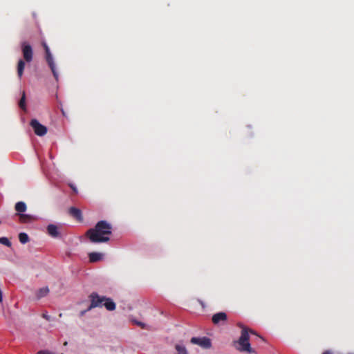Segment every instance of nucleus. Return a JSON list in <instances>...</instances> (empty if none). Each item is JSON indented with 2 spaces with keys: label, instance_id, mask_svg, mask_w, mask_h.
<instances>
[{
  "label": "nucleus",
  "instance_id": "f257e3e1",
  "mask_svg": "<svg viewBox=\"0 0 354 354\" xmlns=\"http://www.w3.org/2000/svg\"><path fill=\"white\" fill-rule=\"evenodd\" d=\"M112 233V225L106 221L97 222L93 228L86 232V236L92 243H104L109 241Z\"/></svg>",
  "mask_w": 354,
  "mask_h": 354
},
{
  "label": "nucleus",
  "instance_id": "f03ea898",
  "mask_svg": "<svg viewBox=\"0 0 354 354\" xmlns=\"http://www.w3.org/2000/svg\"><path fill=\"white\" fill-rule=\"evenodd\" d=\"M88 298L91 304L87 308V310H91L93 308L104 306L106 310L113 311L115 309V304L111 299L104 296H100L97 292H92Z\"/></svg>",
  "mask_w": 354,
  "mask_h": 354
},
{
  "label": "nucleus",
  "instance_id": "7ed1b4c3",
  "mask_svg": "<svg viewBox=\"0 0 354 354\" xmlns=\"http://www.w3.org/2000/svg\"><path fill=\"white\" fill-rule=\"evenodd\" d=\"M21 48L24 59H20L17 63V75L19 78L23 75L25 61L28 63L31 62L33 59V50L32 46L26 41L21 43Z\"/></svg>",
  "mask_w": 354,
  "mask_h": 354
},
{
  "label": "nucleus",
  "instance_id": "20e7f679",
  "mask_svg": "<svg viewBox=\"0 0 354 354\" xmlns=\"http://www.w3.org/2000/svg\"><path fill=\"white\" fill-rule=\"evenodd\" d=\"M239 326L242 328V331L241 337L238 341L239 345L240 346V347L238 348V350L242 352H248L250 353L252 352V350L249 342V333L253 334H254V333L251 330H248L247 328L243 327L241 324H239Z\"/></svg>",
  "mask_w": 354,
  "mask_h": 354
},
{
  "label": "nucleus",
  "instance_id": "39448f33",
  "mask_svg": "<svg viewBox=\"0 0 354 354\" xmlns=\"http://www.w3.org/2000/svg\"><path fill=\"white\" fill-rule=\"evenodd\" d=\"M41 44L45 50L46 62H47L49 67L50 68V70L53 74V76L55 77V80H58V73L56 71L55 64L54 62L52 54L50 51V49L45 41H43L41 43Z\"/></svg>",
  "mask_w": 354,
  "mask_h": 354
},
{
  "label": "nucleus",
  "instance_id": "423d86ee",
  "mask_svg": "<svg viewBox=\"0 0 354 354\" xmlns=\"http://www.w3.org/2000/svg\"><path fill=\"white\" fill-rule=\"evenodd\" d=\"M30 125L33 129L35 133L38 136H44L47 133V128L39 123L37 119H32Z\"/></svg>",
  "mask_w": 354,
  "mask_h": 354
},
{
  "label": "nucleus",
  "instance_id": "0eeeda50",
  "mask_svg": "<svg viewBox=\"0 0 354 354\" xmlns=\"http://www.w3.org/2000/svg\"><path fill=\"white\" fill-rule=\"evenodd\" d=\"M191 342L194 344L199 345L205 348H210L211 346V341L208 337H192L191 339Z\"/></svg>",
  "mask_w": 354,
  "mask_h": 354
},
{
  "label": "nucleus",
  "instance_id": "6e6552de",
  "mask_svg": "<svg viewBox=\"0 0 354 354\" xmlns=\"http://www.w3.org/2000/svg\"><path fill=\"white\" fill-rule=\"evenodd\" d=\"M68 214L71 216L75 218L79 222H82L83 221L82 211L77 207H70L68 209Z\"/></svg>",
  "mask_w": 354,
  "mask_h": 354
},
{
  "label": "nucleus",
  "instance_id": "1a4fd4ad",
  "mask_svg": "<svg viewBox=\"0 0 354 354\" xmlns=\"http://www.w3.org/2000/svg\"><path fill=\"white\" fill-rule=\"evenodd\" d=\"M47 232L48 234L53 238H58L61 236L59 227L54 224H49L47 226Z\"/></svg>",
  "mask_w": 354,
  "mask_h": 354
},
{
  "label": "nucleus",
  "instance_id": "9d476101",
  "mask_svg": "<svg viewBox=\"0 0 354 354\" xmlns=\"http://www.w3.org/2000/svg\"><path fill=\"white\" fill-rule=\"evenodd\" d=\"M227 319L225 313L220 312L212 316V321L214 324H218L221 322H225Z\"/></svg>",
  "mask_w": 354,
  "mask_h": 354
},
{
  "label": "nucleus",
  "instance_id": "9b49d317",
  "mask_svg": "<svg viewBox=\"0 0 354 354\" xmlns=\"http://www.w3.org/2000/svg\"><path fill=\"white\" fill-rule=\"evenodd\" d=\"M103 254L100 252H91L88 254L89 261L91 263H95L100 261L102 259Z\"/></svg>",
  "mask_w": 354,
  "mask_h": 354
},
{
  "label": "nucleus",
  "instance_id": "f8f14e48",
  "mask_svg": "<svg viewBox=\"0 0 354 354\" xmlns=\"http://www.w3.org/2000/svg\"><path fill=\"white\" fill-rule=\"evenodd\" d=\"M19 221L22 223H30L35 219L33 216L26 214H19Z\"/></svg>",
  "mask_w": 354,
  "mask_h": 354
},
{
  "label": "nucleus",
  "instance_id": "ddd939ff",
  "mask_svg": "<svg viewBox=\"0 0 354 354\" xmlns=\"http://www.w3.org/2000/svg\"><path fill=\"white\" fill-rule=\"evenodd\" d=\"M15 210L19 213H24L26 211L27 207L24 202L19 201L15 204Z\"/></svg>",
  "mask_w": 354,
  "mask_h": 354
},
{
  "label": "nucleus",
  "instance_id": "4468645a",
  "mask_svg": "<svg viewBox=\"0 0 354 354\" xmlns=\"http://www.w3.org/2000/svg\"><path fill=\"white\" fill-rule=\"evenodd\" d=\"M49 292V289L48 287H44L39 289L36 292V297L37 299H39L48 295Z\"/></svg>",
  "mask_w": 354,
  "mask_h": 354
},
{
  "label": "nucleus",
  "instance_id": "2eb2a0df",
  "mask_svg": "<svg viewBox=\"0 0 354 354\" xmlns=\"http://www.w3.org/2000/svg\"><path fill=\"white\" fill-rule=\"evenodd\" d=\"M19 240L21 243L25 244L29 241V237L25 232H21L19 234Z\"/></svg>",
  "mask_w": 354,
  "mask_h": 354
},
{
  "label": "nucleus",
  "instance_id": "dca6fc26",
  "mask_svg": "<svg viewBox=\"0 0 354 354\" xmlns=\"http://www.w3.org/2000/svg\"><path fill=\"white\" fill-rule=\"evenodd\" d=\"M19 107L23 109L24 111L26 110V93L25 91H23L22 96L19 102Z\"/></svg>",
  "mask_w": 354,
  "mask_h": 354
},
{
  "label": "nucleus",
  "instance_id": "f3484780",
  "mask_svg": "<svg viewBox=\"0 0 354 354\" xmlns=\"http://www.w3.org/2000/svg\"><path fill=\"white\" fill-rule=\"evenodd\" d=\"M176 349L178 351V354H187L185 347L182 345H176Z\"/></svg>",
  "mask_w": 354,
  "mask_h": 354
},
{
  "label": "nucleus",
  "instance_id": "a211bd4d",
  "mask_svg": "<svg viewBox=\"0 0 354 354\" xmlns=\"http://www.w3.org/2000/svg\"><path fill=\"white\" fill-rule=\"evenodd\" d=\"M0 243L3 244L4 245H6L8 247H10L11 246V242L6 237H1L0 238Z\"/></svg>",
  "mask_w": 354,
  "mask_h": 354
},
{
  "label": "nucleus",
  "instance_id": "6ab92c4d",
  "mask_svg": "<svg viewBox=\"0 0 354 354\" xmlns=\"http://www.w3.org/2000/svg\"><path fill=\"white\" fill-rule=\"evenodd\" d=\"M42 317H44V319H46L48 321H50V317L48 315H47L46 313H43Z\"/></svg>",
  "mask_w": 354,
  "mask_h": 354
},
{
  "label": "nucleus",
  "instance_id": "aec40b11",
  "mask_svg": "<svg viewBox=\"0 0 354 354\" xmlns=\"http://www.w3.org/2000/svg\"><path fill=\"white\" fill-rule=\"evenodd\" d=\"M70 187L75 194L77 193V189L75 186H74L73 185H70Z\"/></svg>",
  "mask_w": 354,
  "mask_h": 354
},
{
  "label": "nucleus",
  "instance_id": "412c9836",
  "mask_svg": "<svg viewBox=\"0 0 354 354\" xmlns=\"http://www.w3.org/2000/svg\"><path fill=\"white\" fill-rule=\"evenodd\" d=\"M88 310H87V309H86V310H82V311L80 313V317H83V316L85 315V313H86V312H88Z\"/></svg>",
  "mask_w": 354,
  "mask_h": 354
},
{
  "label": "nucleus",
  "instance_id": "4be33fe9",
  "mask_svg": "<svg viewBox=\"0 0 354 354\" xmlns=\"http://www.w3.org/2000/svg\"><path fill=\"white\" fill-rule=\"evenodd\" d=\"M136 324L140 326H141V328H145V324H142V322H136Z\"/></svg>",
  "mask_w": 354,
  "mask_h": 354
},
{
  "label": "nucleus",
  "instance_id": "5701e85b",
  "mask_svg": "<svg viewBox=\"0 0 354 354\" xmlns=\"http://www.w3.org/2000/svg\"><path fill=\"white\" fill-rule=\"evenodd\" d=\"M322 354H332V353L328 351H326Z\"/></svg>",
  "mask_w": 354,
  "mask_h": 354
},
{
  "label": "nucleus",
  "instance_id": "b1692460",
  "mask_svg": "<svg viewBox=\"0 0 354 354\" xmlns=\"http://www.w3.org/2000/svg\"><path fill=\"white\" fill-rule=\"evenodd\" d=\"M65 346H67V342H65L64 344Z\"/></svg>",
  "mask_w": 354,
  "mask_h": 354
}]
</instances>
